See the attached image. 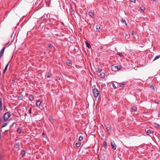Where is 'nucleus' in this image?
I'll return each instance as SVG.
<instances>
[{
    "label": "nucleus",
    "mask_w": 160,
    "mask_h": 160,
    "mask_svg": "<svg viewBox=\"0 0 160 160\" xmlns=\"http://www.w3.org/2000/svg\"><path fill=\"white\" fill-rule=\"evenodd\" d=\"M100 77L102 78H104L105 77V74L104 73L102 72L100 74Z\"/></svg>",
    "instance_id": "obj_13"
},
{
    "label": "nucleus",
    "mask_w": 160,
    "mask_h": 160,
    "mask_svg": "<svg viewBox=\"0 0 160 160\" xmlns=\"http://www.w3.org/2000/svg\"><path fill=\"white\" fill-rule=\"evenodd\" d=\"M158 128H160V125H158Z\"/></svg>",
    "instance_id": "obj_42"
},
{
    "label": "nucleus",
    "mask_w": 160,
    "mask_h": 160,
    "mask_svg": "<svg viewBox=\"0 0 160 160\" xmlns=\"http://www.w3.org/2000/svg\"><path fill=\"white\" fill-rule=\"evenodd\" d=\"M8 63L7 65H6L4 69V71H3V73H5L6 71V70H7V68H8Z\"/></svg>",
    "instance_id": "obj_15"
},
{
    "label": "nucleus",
    "mask_w": 160,
    "mask_h": 160,
    "mask_svg": "<svg viewBox=\"0 0 160 160\" xmlns=\"http://www.w3.org/2000/svg\"><path fill=\"white\" fill-rule=\"evenodd\" d=\"M1 110L2 109V103L1 102Z\"/></svg>",
    "instance_id": "obj_34"
},
{
    "label": "nucleus",
    "mask_w": 160,
    "mask_h": 160,
    "mask_svg": "<svg viewBox=\"0 0 160 160\" xmlns=\"http://www.w3.org/2000/svg\"><path fill=\"white\" fill-rule=\"evenodd\" d=\"M112 86H113V88H116V87L115 85L114 84H113Z\"/></svg>",
    "instance_id": "obj_39"
},
{
    "label": "nucleus",
    "mask_w": 160,
    "mask_h": 160,
    "mask_svg": "<svg viewBox=\"0 0 160 160\" xmlns=\"http://www.w3.org/2000/svg\"><path fill=\"white\" fill-rule=\"evenodd\" d=\"M45 19V14L41 18V20L43 21Z\"/></svg>",
    "instance_id": "obj_26"
},
{
    "label": "nucleus",
    "mask_w": 160,
    "mask_h": 160,
    "mask_svg": "<svg viewBox=\"0 0 160 160\" xmlns=\"http://www.w3.org/2000/svg\"><path fill=\"white\" fill-rule=\"evenodd\" d=\"M140 9L142 12H144L145 10V8L144 7L142 6L140 7Z\"/></svg>",
    "instance_id": "obj_20"
},
{
    "label": "nucleus",
    "mask_w": 160,
    "mask_h": 160,
    "mask_svg": "<svg viewBox=\"0 0 160 160\" xmlns=\"http://www.w3.org/2000/svg\"><path fill=\"white\" fill-rule=\"evenodd\" d=\"M85 43L86 45V46L89 49L90 48H91V45L88 42H87L86 41L85 42Z\"/></svg>",
    "instance_id": "obj_10"
},
{
    "label": "nucleus",
    "mask_w": 160,
    "mask_h": 160,
    "mask_svg": "<svg viewBox=\"0 0 160 160\" xmlns=\"http://www.w3.org/2000/svg\"><path fill=\"white\" fill-rule=\"evenodd\" d=\"M89 14L92 18L93 17L94 14L93 12H90L89 13Z\"/></svg>",
    "instance_id": "obj_12"
},
{
    "label": "nucleus",
    "mask_w": 160,
    "mask_h": 160,
    "mask_svg": "<svg viewBox=\"0 0 160 160\" xmlns=\"http://www.w3.org/2000/svg\"><path fill=\"white\" fill-rule=\"evenodd\" d=\"M147 134L148 135H149L151 133V131L150 130H148L147 131Z\"/></svg>",
    "instance_id": "obj_27"
},
{
    "label": "nucleus",
    "mask_w": 160,
    "mask_h": 160,
    "mask_svg": "<svg viewBox=\"0 0 160 160\" xmlns=\"http://www.w3.org/2000/svg\"><path fill=\"white\" fill-rule=\"evenodd\" d=\"M7 125V123H4L2 126V128H3L5 127H6Z\"/></svg>",
    "instance_id": "obj_24"
},
{
    "label": "nucleus",
    "mask_w": 160,
    "mask_h": 160,
    "mask_svg": "<svg viewBox=\"0 0 160 160\" xmlns=\"http://www.w3.org/2000/svg\"><path fill=\"white\" fill-rule=\"evenodd\" d=\"M8 130H6L4 132V134L5 135H7L8 132Z\"/></svg>",
    "instance_id": "obj_30"
},
{
    "label": "nucleus",
    "mask_w": 160,
    "mask_h": 160,
    "mask_svg": "<svg viewBox=\"0 0 160 160\" xmlns=\"http://www.w3.org/2000/svg\"><path fill=\"white\" fill-rule=\"evenodd\" d=\"M14 147L16 148H19V144L18 143H17L15 145Z\"/></svg>",
    "instance_id": "obj_19"
},
{
    "label": "nucleus",
    "mask_w": 160,
    "mask_h": 160,
    "mask_svg": "<svg viewBox=\"0 0 160 160\" xmlns=\"http://www.w3.org/2000/svg\"><path fill=\"white\" fill-rule=\"evenodd\" d=\"M81 145V143L80 142H77L76 143V146L77 147H79Z\"/></svg>",
    "instance_id": "obj_18"
},
{
    "label": "nucleus",
    "mask_w": 160,
    "mask_h": 160,
    "mask_svg": "<svg viewBox=\"0 0 160 160\" xmlns=\"http://www.w3.org/2000/svg\"><path fill=\"white\" fill-rule=\"evenodd\" d=\"M12 81L13 82H16L15 80L14 79H13L12 80Z\"/></svg>",
    "instance_id": "obj_41"
},
{
    "label": "nucleus",
    "mask_w": 160,
    "mask_h": 160,
    "mask_svg": "<svg viewBox=\"0 0 160 160\" xmlns=\"http://www.w3.org/2000/svg\"><path fill=\"white\" fill-rule=\"evenodd\" d=\"M67 64L68 66H70L72 65V63L71 62H67Z\"/></svg>",
    "instance_id": "obj_33"
},
{
    "label": "nucleus",
    "mask_w": 160,
    "mask_h": 160,
    "mask_svg": "<svg viewBox=\"0 0 160 160\" xmlns=\"http://www.w3.org/2000/svg\"><path fill=\"white\" fill-rule=\"evenodd\" d=\"M112 69L113 71H116L118 70H120L121 69V67L119 65H113L112 67Z\"/></svg>",
    "instance_id": "obj_2"
},
{
    "label": "nucleus",
    "mask_w": 160,
    "mask_h": 160,
    "mask_svg": "<svg viewBox=\"0 0 160 160\" xmlns=\"http://www.w3.org/2000/svg\"><path fill=\"white\" fill-rule=\"evenodd\" d=\"M121 22H122V23L123 24H124L125 26H127V23L125 21V20H124L123 19H122L121 20Z\"/></svg>",
    "instance_id": "obj_14"
},
{
    "label": "nucleus",
    "mask_w": 160,
    "mask_h": 160,
    "mask_svg": "<svg viewBox=\"0 0 160 160\" xmlns=\"http://www.w3.org/2000/svg\"><path fill=\"white\" fill-rule=\"evenodd\" d=\"M96 32H100L102 30L100 29V27L99 25H97L96 26Z\"/></svg>",
    "instance_id": "obj_5"
},
{
    "label": "nucleus",
    "mask_w": 160,
    "mask_h": 160,
    "mask_svg": "<svg viewBox=\"0 0 160 160\" xmlns=\"http://www.w3.org/2000/svg\"><path fill=\"white\" fill-rule=\"evenodd\" d=\"M5 47H3L2 48L1 50V58L2 57V56L3 55V54L4 52L5 49Z\"/></svg>",
    "instance_id": "obj_9"
},
{
    "label": "nucleus",
    "mask_w": 160,
    "mask_h": 160,
    "mask_svg": "<svg viewBox=\"0 0 160 160\" xmlns=\"http://www.w3.org/2000/svg\"><path fill=\"white\" fill-rule=\"evenodd\" d=\"M102 69L100 68H98V71H97L99 72H102Z\"/></svg>",
    "instance_id": "obj_28"
},
{
    "label": "nucleus",
    "mask_w": 160,
    "mask_h": 160,
    "mask_svg": "<svg viewBox=\"0 0 160 160\" xmlns=\"http://www.w3.org/2000/svg\"><path fill=\"white\" fill-rule=\"evenodd\" d=\"M159 58H160V55L156 56L155 58L153 60V61H155V60L158 59Z\"/></svg>",
    "instance_id": "obj_21"
},
{
    "label": "nucleus",
    "mask_w": 160,
    "mask_h": 160,
    "mask_svg": "<svg viewBox=\"0 0 160 160\" xmlns=\"http://www.w3.org/2000/svg\"><path fill=\"white\" fill-rule=\"evenodd\" d=\"M125 86L124 84H121L120 85V87H124Z\"/></svg>",
    "instance_id": "obj_36"
},
{
    "label": "nucleus",
    "mask_w": 160,
    "mask_h": 160,
    "mask_svg": "<svg viewBox=\"0 0 160 160\" xmlns=\"http://www.w3.org/2000/svg\"><path fill=\"white\" fill-rule=\"evenodd\" d=\"M51 76V74L49 73H48L47 75V77L48 78L50 77Z\"/></svg>",
    "instance_id": "obj_38"
},
{
    "label": "nucleus",
    "mask_w": 160,
    "mask_h": 160,
    "mask_svg": "<svg viewBox=\"0 0 160 160\" xmlns=\"http://www.w3.org/2000/svg\"><path fill=\"white\" fill-rule=\"evenodd\" d=\"M34 96L31 94H30L29 96V100L31 101H32L34 100Z\"/></svg>",
    "instance_id": "obj_8"
},
{
    "label": "nucleus",
    "mask_w": 160,
    "mask_h": 160,
    "mask_svg": "<svg viewBox=\"0 0 160 160\" xmlns=\"http://www.w3.org/2000/svg\"><path fill=\"white\" fill-rule=\"evenodd\" d=\"M151 88H152L154 89V86H151Z\"/></svg>",
    "instance_id": "obj_40"
},
{
    "label": "nucleus",
    "mask_w": 160,
    "mask_h": 160,
    "mask_svg": "<svg viewBox=\"0 0 160 160\" xmlns=\"http://www.w3.org/2000/svg\"><path fill=\"white\" fill-rule=\"evenodd\" d=\"M17 132L18 133H20L21 132V129L20 128H19L17 130Z\"/></svg>",
    "instance_id": "obj_23"
},
{
    "label": "nucleus",
    "mask_w": 160,
    "mask_h": 160,
    "mask_svg": "<svg viewBox=\"0 0 160 160\" xmlns=\"http://www.w3.org/2000/svg\"><path fill=\"white\" fill-rule=\"evenodd\" d=\"M10 116V114L8 112H7L5 113L3 116V119L2 122H3L4 121H7Z\"/></svg>",
    "instance_id": "obj_1"
},
{
    "label": "nucleus",
    "mask_w": 160,
    "mask_h": 160,
    "mask_svg": "<svg viewBox=\"0 0 160 160\" xmlns=\"http://www.w3.org/2000/svg\"><path fill=\"white\" fill-rule=\"evenodd\" d=\"M8 43H6L5 44H4L2 45V46H3V47H5V48L8 45Z\"/></svg>",
    "instance_id": "obj_29"
},
{
    "label": "nucleus",
    "mask_w": 160,
    "mask_h": 160,
    "mask_svg": "<svg viewBox=\"0 0 160 160\" xmlns=\"http://www.w3.org/2000/svg\"><path fill=\"white\" fill-rule=\"evenodd\" d=\"M41 104V102L40 100H38L36 102V105L38 106H39Z\"/></svg>",
    "instance_id": "obj_11"
},
{
    "label": "nucleus",
    "mask_w": 160,
    "mask_h": 160,
    "mask_svg": "<svg viewBox=\"0 0 160 160\" xmlns=\"http://www.w3.org/2000/svg\"><path fill=\"white\" fill-rule=\"evenodd\" d=\"M83 139V137L82 136H80L79 138V141H82Z\"/></svg>",
    "instance_id": "obj_22"
},
{
    "label": "nucleus",
    "mask_w": 160,
    "mask_h": 160,
    "mask_svg": "<svg viewBox=\"0 0 160 160\" xmlns=\"http://www.w3.org/2000/svg\"><path fill=\"white\" fill-rule=\"evenodd\" d=\"M107 142H104L103 143V147H104V148H106V147L107 146Z\"/></svg>",
    "instance_id": "obj_17"
},
{
    "label": "nucleus",
    "mask_w": 160,
    "mask_h": 160,
    "mask_svg": "<svg viewBox=\"0 0 160 160\" xmlns=\"http://www.w3.org/2000/svg\"><path fill=\"white\" fill-rule=\"evenodd\" d=\"M106 129L108 131H109L111 129V126L109 124H107L106 125H105Z\"/></svg>",
    "instance_id": "obj_7"
},
{
    "label": "nucleus",
    "mask_w": 160,
    "mask_h": 160,
    "mask_svg": "<svg viewBox=\"0 0 160 160\" xmlns=\"http://www.w3.org/2000/svg\"><path fill=\"white\" fill-rule=\"evenodd\" d=\"M111 145L112 148L113 150H115L116 149L117 146L114 143V142H111Z\"/></svg>",
    "instance_id": "obj_4"
},
{
    "label": "nucleus",
    "mask_w": 160,
    "mask_h": 160,
    "mask_svg": "<svg viewBox=\"0 0 160 160\" xmlns=\"http://www.w3.org/2000/svg\"><path fill=\"white\" fill-rule=\"evenodd\" d=\"M130 1L132 2H133L134 3H135L136 0H130Z\"/></svg>",
    "instance_id": "obj_37"
},
{
    "label": "nucleus",
    "mask_w": 160,
    "mask_h": 160,
    "mask_svg": "<svg viewBox=\"0 0 160 160\" xmlns=\"http://www.w3.org/2000/svg\"><path fill=\"white\" fill-rule=\"evenodd\" d=\"M44 135V133L43 132L42 133V135L43 136Z\"/></svg>",
    "instance_id": "obj_43"
},
{
    "label": "nucleus",
    "mask_w": 160,
    "mask_h": 160,
    "mask_svg": "<svg viewBox=\"0 0 160 160\" xmlns=\"http://www.w3.org/2000/svg\"><path fill=\"white\" fill-rule=\"evenodd\" d=\"M132 34H134V32L133 31H132Z\"/></svg>",
    "instance_id": "obj_44"
},
{
    "label": "nucleus",
    "mask_w": 160,
    "mask_h": 160,
    "mask_svg": "<svg viewBox=\"0 0 160 160\" xmlns=\"http://www.w3.org/2000/svg\"><path fill=\"white\" fill-rule=\"evenodd\" d=\"M132 110H133V111H135L136 110V108L135 107H133L132 108Z\"/></svg>",
    "instance_id": "obj_31"
},
{
    "label": "nucleus",
    "mask_w": 160,
    "mask_h": 160,
    "mask_svg": "<svg viewBox=\"0 0 160 160\" xmlns=\"http://www.w3.org/2000/svg\"><path fill=\"white\" fill-rule=\"evenodd\" d=\"M92 91L94 97H97L98 96L99 91L97 89H94Z\"/></svg>",
    "instance_id": "obj_3"
},
{
    "label": "nucleus",
    "mask_w": 160,
    "mask_h": 160,
    "mask_svg": "<svg viewBox=\"0 0 160 160\" xmlns=\"http://www.w3.org/2000/svg\"><path fill=\"white\" fill-rule=\"evenodd\" d=\"M51 44H48V46L47 48H50L51 47Z\"/></svg>",
    "instance_id": "obj_35"
},
{
    "label": "nucleus",
    "mask_w": 160,
    "mask_h": 160,
    "mask_svg": "<svg viewBox=\"0 0 160 160\" xmlns=\"http://www.w3.org/2000/svg\"><path fill=\"white\" fill-rule=\"evenodd\" d=\"M32 108H30L29 109V113L30 114L32 113Z\"/></svg>",
    "instance_id": "obj_32"
},
{
    "label": "nucleus",
    "mask_w": 160,
    "mask_h": 160,
    "mask_svg": "<svg viewBox=\"0 0 160 160\" xmlns=\"http://www.w3.org/2000/svg\"><path fill=\"white\" fill-rule=\"evenodd\" d=\"M117 54L120 57L123 56V54L122 52H118Z\"/></svg>",
    "instance_id": "obj_25"
},
{
    "label": "nucleus",
    "mask_w": 160,
    "mask_h": 160,
    "mask_svg": "<svg viewBox=\"0 0 160 160\" xmlns=\"http://www.w3.org/2000/svg\"><path fill=\"white\" fill-rule=\"evenodd\" d=\"M51 17L53 19L55 20H57V19H58V17L57 16L54 15H52Z\"/></svg>",
    "instance_id": "obj_6"
},
{
    "label": "nucleus",
    "mask_w": 160,
    "mask_h": 160,
    "mask_svg": "<svg viewBox=\"0 0 160 160\" xmlns=\"http://www.w3.org/2000/svg\"><path fill=\"white\" fill-rule=\"evenodd\" d=\"M21 153L22 155V157H23L25 154V152L24 150H22L21 152Z\"/></svg>",
    "instance_id": "obj_16"
}]
</instances>
